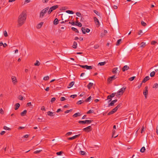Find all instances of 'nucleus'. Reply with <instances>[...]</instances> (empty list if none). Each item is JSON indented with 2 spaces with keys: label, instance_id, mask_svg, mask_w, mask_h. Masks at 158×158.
<instances>
[{
  "label": "nucleus",
  "instance_id": "obj_1",
  "mask_svg": "<svg viewBox=\"0 0 158 158\" xmlns=\"http://www.w3.org/2000/svg\"><path fill=\"white\" fill-rule=\"evenodd\" d=\"M27 18L25 11H23L18 17L17 22V26L20 27L23 25L25 22Z\"/></svg>",
  "mask_w": 158,
  "mask_h": 158
},
{
  "label": "nucleus",
  "instance_id": "obj_2",
  "mask_svg": "<svg viewBox=\"0 0 158 158\" xmlns=\"http://www.w3.org/2000/svg\"><path fill=\"white\" fill-rule=\"evenodd\" d=\"M49 8V7H47V8L43 9L42 10L40 13V18H42L45 13H46L48 11Z\"/></svg>",
  "mask_w": 158,
  "mask_h": 158
},
{
  "label": "nucleus",
  "instance_id": "obj_3",
  "mask_svg": "<svg viewBox=\"0 0 158 158\" xmlns=\"http://www.w3.org/2000/svg\"><path fill=\"white\" fill-rule=\"evenodd\" d=\"M126 88V87H123L121 89L119 90L117 92V94L116 95V96L118 97V95H122Z\"/></svg>",
  "mask_w": 158,
  "mask_h": 158
},
{
  "label": "nucleus",
  "instance_id": "obj_4",
  "mask_svg": "<svg viewBox=\"0 0 158 158\" xmlns=\"http://www.w3.org/2000/svg\"><path fill=\"white\" fill-rule=\"evenodd\" d=\"M93 121L92 120H87L85 121H79L78 122V123H82V124H89L91 123Z\"/></svg>",
  "mask_w": 158,
  "mask_h": 158
},
{
  "label": "nucleus",
  "instance_id": "obj_5",
  "mask_svg": "<svg viewBox=\"0 0 158 158\" xmlns=\"http://www.w3.org/2000/svg\"><path fill=\"white\" fill-rule=\"evenodd\" d=\"M116 78L115 75H114L112 77H109L107 79V82L108 83L110 84L113 80H114Z\"/></svg>",
  "mask_w": 158,
  "mask_h": 158
},
{
  "label": "nucleus",
  "instance_id": "obj_6",
  "mask_svg": "<svg viewBox=\"0 0 158 158\" xmlns=\"http://www.w3.org/2000/svg\"><path fill=\"white\" fill-rule=\"evenodd\" d=\"M81 30L82 33L84 34H85L86 32L88 33L90 31V30L89 29L85 27H82Z\"/></svg>",
  "mask_w": 158,
  "mask_h": 158
},
{
  "label": "nucleus",
  "instance_id": "obj_7",
  "mask_svg": "<svg viewBox=\"0 0 158 158\" xmlns=\"http://www.w3.org/2000/svg\"><path fill=\"white\" fill-rule=\"evenodd\" d=\"M11 80L14 85H16L18 81L15 77L12 76L11 77Z\"/></svg>",
  "mask_w": 158,
  "mask_h": 158
},
{
  "label": "nucleus",
  "instance_id": "obj_8",
  "mask_svg": "<svg viewBox=\"0 0 158 158\" xmlns=\"http://www.w3.org/2000/svg\"><path fill=\"white\" fill-rule=\"evenodd\" d=\"M79 65L81 67L84 69H92V67L91 66H89L87 65Z\"/></svg>",
  "mask_w": 158,
  "mask_h": 158
},
{
  "label": "nucleus",
  "instance_id": "obj_9",
  "mask_svg": "<svg viewBox=\"0 0 158 158\" xmlns=\"http://www.w3.org/2000/svg\"><path fill=\"white\" fill-rule=\"evenodd\" d=\"M94 19L96 25L98 27L100 25V23L98 19L96 17H94Z\"/></svg>",
  "mask_w": 158,
  "mask_h": 158
},
{
  "label": "nucleus",
  "instance_id": "obj_10",
  "mask_svg": "<svg viewBox=\"0 0 158 158\" xmlns=\"http://www.w3.org/2000/svg\"><path fill=\"white\" fill-rule=\"evenodd\" d=\"M145 90L143 92V94L145 96V97L146 98H147V95L148 94V86H146L145 88Z\"/></svg>",
  "mask_w": 158,
  "mask_h": 158
},
{
  "label": "nucleus",
  "instance_id": "obj_11",
  "mask_svg": "<svg viewBox=\"0 0 158 158\" xmlns=\"http://www.w3.org/2000/svg\"><path fill=\"white\" fill-rule=\"evenodd\" d=\"M92 128L90 126H89L86 128H85L83 129V130L85 131L88 132L91 130Z\"/></svg>",
  "mask_w": 158,
  "mask_h": 158
},
{
  "label": "nucleus",
  "instance_id": "obj_12",
  "mask_svg": "<svg viewBox=\"0 0 158 158\" xmlns=\"http://www.w3.org/2000/svg\"><path fill=\"white\" fill-rule=\"evenodd\" d=\"M117 101V99H115L114 100H113L108 105V106L110 107V106H113L114 105L115 103Z\"/></svg>",
  "mask_w": 158,
  "mask_h": 158
},
{
  "label": "nucleus",
  "instance_id": "obj_13",
  "mask_svg": "<svg viewBox=\"0 0 158 158\" xmlns=\"http://www.w3.org/2000/svg\"><path fill=\"white\" fill-rule=\"evenodd\" d=\"M107 33V31L106 30H104L103 32H102L100 34V37L101 38L103 37L106 35V34Z\"/></svg>",
  "mask_w": 158,
  "mask_h": 158
},
{
  "label": "nucleus",
  "instance_id": "obj_14",
  "mask_svg": "<svg viewBox=\"0 0 158 158\" xmlns=\"http://www.w3.org/2000/svg\"><path fill=\"white\" fill-rule=\"evenodd\" d=\"M80 135V134H79L78 135H74L72 137L69 138H68V139L69 140H73V139H74L76 138H77L78 137H79V136Z\"/></svg>",
  "mask_w": 158,
  "mask_h": 158
},
{
  "label": "nucleus",
  "instance_id": "obj_15",
  "mask_svg": "<svg viewBox=\"0 0 158 158\" xmlns=\"http://www.w3.org/2000/svg\"><path fill=\"white\" fill-rule=\"evenodd\" d=\"M129 69V66L127 65H125L122 68V70L123 72H124L126 70H128Z\"/></svg>",
  "mask_w": 158,
  "mask_h": 158
},
{
  "label": "nucleus",
  "instance_id": "obj_16",
  "mask_svg": "<svg viewBox=\"0 0 158 158\" xmlns=\"http://www.w3.org/2000/svg\"><path fill=\"white\" fill-rule=\"evenodd\" d=\"M44 23V22H41L39 23L37 26H36V28L37 29H40V28L43 25V24Z\"/></svg>",
  "mask_w": 158,
  "mask_h": 158
},
{
  "label": "nucleus",
  "instance_id": "obj_17",
  "mask_svg": "<svg viewBox=\"0 0 158 158\" xmlns=\"http://www.w3.org/2000/svg\"><path fill=\"white\" fill-rule=\"evenodd\" d=\"M150 79L149 76L146 77L143 79L142 81V83H145L148 80Z\"/></svg>",
  "mask_w": 158,
  "mask_h": 158
},
{
  "label": "nucleus",
  "instance_id": "obj_18",
  "mask_svg": "<svg viewBox=\"0 0 158 158\" xmlns=\"http://www.w3.org/2000/svg\"><path fill=\"white\" fill-rule=\"evenodd\" d=\"M118 68L117 67L115 68H114L112 71V72L113 73H117V71H118Z\"/></svg>",
  "mask_w": 158,
  "mask_h": 158
},
{
  "label": "nucleus",
  "instance_id": "obj_19",
  "mask_svg": "<svg viewBox=\"0 0 158 158\" xmlns=\"http://www.w3.org/2000/svg\"><path fill=\"white\" fill-rule=\"evenodd\" d=\"M74 81H72V82H71L69 84L68 86V88H69L71 87L74 85Z\"/></svg>",
  "mask_w": 158,
  "mask_h": 158
},
{
  "label": "nucleus",
  "instance_id": "obj_20",
  "mask_svg": "<svg viewBox=\"0 0 158 158\" xmlns=\"http://www.w3.org/2000/svg\"><path fill=\"white\" fill-rule=\"evenodd\" d=\"M27 112V110H23V111L21 113V115L22 116H25Z\"/></svg>",
  "mask_w": 158,
  "mask_h": 158
},
{
  "label": "nucleus",
  "instance_id": "obj_21",
  "mask_svg": "<svg viewBox=\"0 0 158 158\" xmlns=\"http://www.w3.org/2000/svg\"><path fill=\"white\" fill-rule=\"evenodd\" d=\"M81 115V113H80L78 112V113H77L75 114L73 116L74 118H75V117H77L78 116H79Z\"/></svg>",
  "mask_w": 158,
  "mask_h": 158
},
{
  "label": "nucleus",
  "instance_id": "obj_22",
  "mask_svg": "<svg viewBox=\"0 0 158 158\" xmlns=\"http://www.w3.org/2000/svg\"><path fill=\"white\" fill-rule=\"evenodd\" d=\"M93 85V83H92L90 82L87 85V88L89 89H90L91 87Z\"/></svg>",
  "mask_w": 158,
  "mask_h": 158
},
{
  "label": "nucleus",
  "instance_id": "obj_23",
  "mask_svg": "<svg viewBox=\"0 0 158 158\" xmlns=\"http://www.w3.org/2000/svg\"><path fill=\"white\" fill-rule=\"evenodd\" d=\"M58 7V5H56V6H53L50 8L53 11V10H55Z\"/></svg>",
  "mask_w": 158,
  "mask_h": 158
},
{
  "label": "nucleus",
  "instance_id": "obj_24",
  "mask_svg": "<svg viewBox=\"0 0 158 158\" xmlns=\"http://www.w3.org/2000/svg\"><path fill=\"white\" fill-rule=\"evenodd\" d=\"M20 105L19 103H17L15 105V110H17L19 107Z\"/></svg>",
  "mask_w": 158,
  "mask_h": 158
},
{
  "label": "nucleus",
  "instance_id": "obj_25",
  "mask_svg": "<svg viewBox=\"0 0 158 158\" xmlns=\"http://www.w3.org/2000/svg\"><path fill=\"white\" fill-rule=\"evenodd\" d=\"M77 44L75 41L74 42L73 44V47L74 48H77Z\"/></svg>",
  "mask_w": 158,
  "mask_h": 158
},
{
  "label": "nucleus",
  "instance_id": "obj_26",
  "mask_svg": "<svg viewBox=\"0 0 158 158\" xmlns=\"http://www.w3.org/2000/svg\"><path fill=\"white\" fill-rule=\"evenodd\" d=\"M115 130H113L112 134V137L115 138L118 135H115Z\"/></svg>",
  "mask_w": 158,
  "mask_h": 158
},
{
  "label": "nucleus",
  "instance_id": "obj_27",
  "mask_svg": "<svg viewBox=\"0 0 158 158\" xmlns=\"http://www.w3.org/2000/svg\"><path fill=\"white\" fill-rule=\"evenodd\" d=\"M122 42V39H120L118 40L116 43V45L117 46H118L120 44H121Z\"/></svg>",
  "mask_w": 158,
  "mask_h": 158
},
{
  "label": "nucleus",
  "instance_id": "obj_28",
  "mask_svg": "<svg viewBox=\"0 0 158 158\" xmlns=\"http://www.w3.org/2000/svg\"><path fill=\"white\" fill-rule=\"evenodd\" d=\"M58 23V20L56 18L55 19L54 21V24L55 25H57Z\"/></svg>",
  "mask_w": 158,
  "mask_h": 158
},
{
  "label": "nucleus",
  "instance_id": "obj_29",
  "mask_svg": "<svg viewBox=\"0 0 158 158\" xmlns=\"http://www.w3.org/2000/svg\"><path fill=\"white\" fill-rule=\"evenodd\" d=\"M47 114L50 116H52L53 115V112L50 111H49L47 112Z\"/></svg>",
  "mask_w": 158,
  "mask_h": 158
},
{
  "label": "nucleus",
  "instance_id": "obj_30",
  "mask_svg": "<svg viewBox=\"0 0 158 158\" xmlns=\"http://www.w3.org/2000/svg\"><path fill=\"white\" fill-rule=\"evenodd\" d=\"M71 29H72V30L75 32H76L77 33H79V31H78V30H77V29L76 28H75V27H72L71 28Z\"/></svg>",
  "mask_w": 158,
  "mask_h": 158
},
{
  "label": "nucleus",
  "instance_id": "obj_31",
  "mask_svg": "<svg viewBox=\"0 0 158 158\" xmlns=\"http://www.w3.org/2000/svg\"><path fill=\"white\" fill-rule=\"evenodd\" d=\"M141 24L143 27H146L147 26V24L143 21H141Z\"/></svg>",
  "mask_w": 158,
  "mask_h": 158
},
{
  "label": "nucleus",
  "instance_id": "obj_32",
  "mask_svg": "<svg viewBox=\"0 0 158 158\" xmlns=\"http://www.w3.org/2000/svg\"><path fill=\"white\" fill-rule=\"evenodd\" d=\"M140 47L141 48H144L146 46V43L144 42H142L141 43Z\"/></svg>",
  "mask_w": 158,
  "mask_h": 158
},
{
  "label": "nucleus",
  "instance_id": "obj_33",
  "mask_svg": "<svg viewBox=\"0 0 158 158\" xmlns=\"http://www.w3.org/2000/svg\"><path fill=\"white\" fill-rule=\"evenodd\" d=\"M152 88H155V89L157 88H158V84L157 83L153 85Z\"/></svg>",
  "mask_w": 158,
  "mask_h": 158
},
{
  "label": "nucleus",
  "instance_id": "obj_34",
  "mask_svg": "<svg viewBox=\"0 0 158 158\" xmlns=\"http://www.w3.org/2000/svg\"><path fill=\"white\" fill-rule=\"evenodd\" d=\"M40 65L39 61L37 60L36 61V63L34 64V65L36 66H38Z\"/></svg>",
  "mask_w": 158,
  "mask_h": 158
},
{
  "label": "nucleus",
  "instance_id": "obj_35",
  "mask_svg": "<svg viewBox=\"0 0 158 158\" xmlns=\"http://www.w3.org/2000/svg\"><path fill=\"white\" fill-rule=\"evenodd\" d=\"M106 63V62L104 61L103 62H100L98 63V65H100V66H102L105 65Z\"/></svg>",
  "mask_w": 158,
  "mask_h": 158
},
{
  "label": "nucleus",
  "instance_id": "obj_36",
  "mask_svg": "<svg viewBox=\"0 0 158 158\" xmlns=\"http://www.w3.org/2000/svg\"><path fill=\"white\" fill-rule=\"evenodd\" d=\"M66 12L67 13L72 14H73L74 13L72 11L70 10H66Z\"/></svg>",
  "mask_w": 158,
  "mask_h": 158
},
{
  "label": "nucleus",
  "instance_id": "obj_37",
  "mask_svg": "<svg viewBox=\"0 0 158 158\" xmlns=\"http://www.w3.org/2000/svg\"><path fill=\"white\" fill-rule=\"evenodd\" d=\"M155 72L153 71V72H152L150 74V76L151 77H154V75H155Z\"/></svg>",
  "mask_w": 158,
  "mask_h": 158
},
{
  "label": "nucleus",
  "instance_id": "obj_38",
  "mask_svg": "<svg viewBox=\"0 0 158 158\" xmlns=\"http://www.w3.org/2000/svg\"><path fill=\"white\" fill-rule=\"evenodd\" d=\"M145 150V148L144 147H142L140 150V152H143Z\"/></svg>",
  "mask_w": 158,
  "mask_h": 158
},
{
  "label": "nucleus",
  "instance_id": "obj_39",
  "mask_svg": "<svg viewBox=\"0 0 158 158\" xmlns=\"http://www.w3.org/2000/svg\"><path fill=\"white\" fill-rule=\"evenodd\" d=\"M84 102V101L83 100H80L78 101L77 102V104L78 105H80L82 104Z\"/></svg>",
  "mask_w": 158,
  "mask_h": 158
},
{
  "label": "nucleus",
  "instance_id": "obj_40",
  "mask_svg": "<svg viewBox=\"0 0 158 158\" xmlns=\"http://www.w3.org/2000/svg\"><path fill=\"white\" fill-rule=\"evenodd\" d=\"M91 97L90 96L89 98H88L86 99L85 100V101L86 102H89L91 100Z\"/></svg>",
  "mask_w": 158,
  "mask_h": 158
},
{
  "label": "nucleus",
  "instance_id": "obj_41",
  "mask_svg": "<svg viewBox=\"0 0 158 158\" xmlns=\"http://www.w3.org/2000/svg\"><path fill=\"white\" fill-rule=\"evenodd\" d=\"M3 34L5 37H7L8 36V34L6 31H4Z\"/></svg>",
  "mask_w": 158,
  "mask_h": 158
},
{
  "label": "nucleus",
  "instance_id": "obj_42",
  "mask_svg": "<svg viewBox=\"0 0 158 158\" xmlns=\"http://www.w3.org/2000/svg\"><path fill=\"white\" fill-rule=\"evenodd\" d=\"M18 98L21 100H23L24 98L23 96L21 95H19L18 97Z\"/></svg>",
  "mask_w": 158,
  "mask_h": 158
},
{
  "label": "nucleus",
  "instance_id": "obj_43",
  "mask_svg": "<svg viewBox=\"0 0 158 158\" xmlns=\"http://www.w3.org/2000/svg\"><path fill=\"white\" fill-rule=\"evenodd\" d=\"M94 112V110H89L88 111L87 113V114H89L90 113H92Z\"/></svg>",
  "mask_w": 158,
  "mask_h": 158
},
{
  "label": "nucleus",
  "instance_id": "obj_44",
  "mask_svg": "<svg viewBox=\"0 0 158 158\" xmlns=\"http://www.w3.org/2000/svg\"><path fill=\"white\" fill-rule=\"evenodd\" d=\"M78 22V21H77L76 22V23H77V25L79 27H81L82 26L81 23Z\"/></svg>",
  "mask_w": 158,
  "mask_h": 158
},
{
  "label": "nucleus",
  "instance_id": "obj_45",
  "mask_svg": "<svg viewBox=\"0 0 158 158\" xmlns=\"http://www.w3.org/2000/svg\"><path fill=\"white\" fill-rule=\"evenodd\" d=\"M3 129L5 130H10V128L9 127H7L6 126H4L3 127Z\"/></svg>",
  "mask_w": 158,
  "mask_h": 158
},
{
  "label": "nucleus",
  "instance_id": "obj_46",
  "mask_svg": "<svg viewBox=\"0 0 158 158\" xmlns=\"http://www.w3.org/2000/svg\"><path fill=\"white\" fill-rule=\"evenodd\" d=\"M42 151V150H37L35 152H34V153L35 154H37L39 153H40L41 151Z\"/></svg>",
  "mask_w": 158,
  "mask_h": 158
},
{
  "label": "nucleus",
  "instance_id": "obj_47",
  "mask_svg": "<svg viewBox=\"0 0 158 158\" xmlns=\"http://www.w3.org/2000/svg\"><path fill=\"white\" fill-rule=\"evenodd\" d=\"M72 132H67L65 135V136H69V135H70L72 134Z\"/></svg>",
  "mask_w": 158,
  "mask_h": 158
},
{
  "label": "nucleus",
  "instance_id": "obj_48",
  "mask_svg": "<svg viewBox=\"0 0 158 158\" xmlns=\"http://www.w3.org/2000/svg\"><path fill=\"white\" fill-rule=\"evenodd\" d=\"M49 79V77L48 76H47L44 77V80L45 81H47Z\"/></svg>",
  "mask_w": 158,
  "mask_h": 158
},
{
  "label": "nucleus",
  "instance_id": "obj_49",
  "mask_svg": "<svg viewBox=\"0 0 158 158\" xmlns=\"http://www.w3.org/2000/svg\"><path fill=\"white\" fill-rule=\"evenodd\" d=\"M76 15L77 16L79 17H80L81 15V13L79 12H77L76 13Z\"/></svg>",
  "mask_w": 158,
  "mask_h": 158
},
{
  "label": "nucleus",
  "instance_id": "obj_50",
  "mask_svg": "<svg viewBox=\"0 0 158 158\" xmlns=\"http://www.w3.org/2000/svg\"><path fill=\"white\" fill-rule=\"evenodd\" d=\"M135 77H130V78H129V81H133Z\"/></svg>",
  "mask_w": 158,
  "mask_h": 158
},
{
  "label": "nucleus",
  "instance_id": "obj_51",
  "mask_svg": "<svg viewBox=\"0 0 158 158\" xmlns=\"http://www.w3.org/2000/svg\"><path fill=\"white\" fill-rule=\"evenodd\" d=\"M56 98H53L51 99V102L52 103L54 102L56 100Z\"/></svg>",
  "mask_w": 158,
  "mask_h": 158
},
{
  "label": "nucleus",
  "instance_id": "obj_52",
  "mask_svg": "<svg viewBox=\"0 0 158 158\" xmlns=\"http://www.w3.org/2000/svg\"><path fill=\"white\" fill-rule=\"evenodd\" d=\"M117 110L118 109L116 107H115V108L113 109L111 111H112V112L114 113L117 111Z\"/></svg>",
  "mask_w": 158,
  "mask_h": 158
},
{
  "label": "nucleus",
  "instance_id": "obj_53",
  "mask_svg": "<svg viewBox=\"0 0 158 158\" xmlns=\"http://www.w3.org/2000/svg\"><path fill=\"white\" fill-rule=\"evenodd\" d=\"M143 33L142 31V30H140L139 32H138V34L139 35H142L143 34L142 33Z\"/></svg>",
  "mask_w": 158,
  "mask_h": 158
},
{
  "label": "nucleus",
  "instance_id": "obj_54",
  "mask_svg": "<svg viewBox=\"0 0 158 158\" xmlns=\"http://www.w3.org/2000/svg\"><path fill=\"white\" fill-rule=\"evenodd\" d=\"M115 94V93H113L111 94V95H109L110 97H111V98L114 97V96Z\"/></svg>",
  "mask_w": 158,
  "mask_h": 158
},
{
  "label": "nucleus",
  "instance_id": "obj_55",
  "mask_svg": "<svg viewBox=\"0 0 158 158\" xmlns=\"http://www.w3.org/2000/svg\"><path fill=\"white\" fill-rule=\"evenodd\" d=\"M63 153V152H62V151H60L59 152H57L56 153V154L57 155H61V154L62 153Z\"/></svg>",
  "mask_w": 158,
  "mask_h": 158
},
{
  "label": "nucleus",
  "instance_id": "obj_56",
  "mask_svg": "<svg viewBox=\"0 0 158 158\" xmlns=\"http://www.w3.org/2000/svg\"><path fill=\"white\" fill-rule=\"evenodd\" d=\"M5 133H6V131H2L0 133V134L1 135H4L5 134Z\"/></svg>",
  "mask_w": 158,
  "mask_h": 158
},
{
  "label": "nucleus",
  "instance_id": "obj_57",
  "mask_svg": "<svg viewBox=\"0 0 158 158\" xmlns=\"http://www.w3.org/2000/svg\"><path fill=\"white\" fill-rule=\"evenodd\" d=\"M77 97V95L76 94L70 96V97L72 98H75Z\"/></svg>",
  "mask_w": 158,
  "mask_h": 158
},
{
  "label": "nucleus",
  "instance_id": "obj_58",
  "mask_svg": "<svg viewBox=\"0 0 158 158\" xmlns=\"http://www.w3.org/2000/svg\"><path fill=\"white\" fill-rule=\"evenodd\" d=\"M72 111V109H70V110H66V111H65L64 112V113L65 114L68 113H69V112L70 111Z\"/></svg>",
  "mask_w": 158,
  "mask_h": 158
},
{
  "label": "nucleus",
  "instance_id": "obj_59",
  "mask_svg": "<svg viewBox=\"0 0 158 158\" xmlns=\"http://www.w3.org/2000/svg\"><path fill=\"white\" fill-rule=\"evenodd\" d=\"M157 43V42L155 41H152L151 42V44L152 45H154Z\"/></svg>",
  "mask_w": 158,
  "mask_h": 158
},
{
  "label": "nucleus",
  "instance_id": "obj_60",
  "mask_svg": "<svg viewBox=\"0 0 158 158\" xmlns=\"http://www.w3.org/2000/svg\"><path fill=\"white\" fill-rule=\"evenodd\" d=\"M66 99L64 97H62L60 98V101H64Z\"/></svg>",
  "mask_w": 158,
  "mask_h": 158
},
{
  "label": "nucleus",
  "instance_id": "obj_61",
  "mask_svg": "<svg viewBox=\"0 0 158 158\" xmlns=\"http://www.w3.org/2000/svg\"><path fill=\"white\" fill-rule=\"evenodd\" d=\"M80 152L81 154L82 155H84L85 154V152L84 151H81Z\"/></svg>",
  "mask_w": 158,
  "mask_h": 158
},
{
  "label": "nucleus",
  "instance_id": "obj_62",
  "mask_svg": "<svg viewBox=\"0 0 158 158\" xmlns=\"http://www.w3.org/2000/svg\"><path fill=\"white\" fill-rule=\"evenodd\" d=\"M53 11L50 8L48 12V14H50Z\"/></svg>",
  "mask_w": 158,
  "mask_h": 158
},
{
  "label": "nucleus",
  "instance_id": "obj_63",
  "mask_svg": "<svg viewBox=\"0 0 158 158\" xmlns=\"http://www.w3.org/2000/svg\"><path fill=\"white\" fill-rule=\"evenodd\" d=\"M111 97H110V96L109 95H108L107 97V99H109L110 100H109V102H110V101H111V100H112V99L111 98Z\"/></svg>",
  "mask_w": 158,
  "mask_h": 158
},
{
  "label": "nucleus",
  "instance_id": "obj_64",
  "mask_svg": "<svg viewBox=\"0 0 158 158\" xmlns=\"http://www.w3.org/2000/svg\"><path fill=\"white\" fill-rule=\"evenodd\" d=\"M0 113L2 114H4V111L2 108H1L0 109Z\"/></svg>",
  "mask_w": 158,
  "mask_h": 158
}]
</instances>
